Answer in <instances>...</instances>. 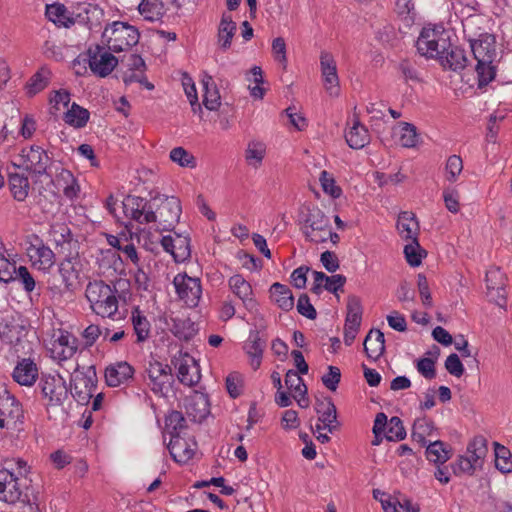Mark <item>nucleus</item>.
Returning <instances> with one entry per match:
<instances>
[{
  "mask_svg": "<svg viewBox=\"0 0 512 512\" xmlns=\"http://www.w3.org/2000/svg\"><path fill=\"white\" fill-rule=\"evenodd\" d=\"M24 418L21 403L9 393L0 399V428H15Z\"/></svg>",
  "mask_w": 512,
  "mask_h": 512,
  "instance_id": "16",
  "label": "nucleus"
},
{
  "mask_svg": "<svg viewBox=\"0 0 512 512\" xmlns=\"http://www.w3.org/2000/svg\"><path fill=\"white\" fill-rule=\"evenodd\" d=\"M202 85L204 89V95H203V104L206 107V109L210 111H215L219 108L221 101H220V94L217 89L216 84L213 81L212 76L205 73L202 78Z\"/></svg>",
  "mask_w": 512,
  "mask_h": 512,
  "instance_id": "35",
  "label": "nucleus"
},
{
  "mask_svg": "<svg viewBox=\"0 0 512 512\" xmlns=\"http://www.w3.org/2000/svg\"><path fill=\"white\" fill-rule=\"evenodd\" d=\"M462 170L463 161L461 157L458 155L449 156L445 165L446 179L451 183L455 182Z\"/></svg>",
  "mask_w": 512,
  "mask_h": 512,
  "instance_id": "58",
  "label": "nucleus"
},
{
  "mask_svg": "<svg viewBox=\"0 0 512 512\" xmlns=\"http://www.w3.org/2000/svg\"><path fill=\"white\" fill-rule=\"evenodd\" d=\"M112 53L102 43L88 48V64L94 75L104 78L116 68L118 59Z\"/></svg>",
  "mask_w": 512,
  "mask_h": 512,
  "instance_id": "8",
  "label": "nucleus"
},
{
  "mask_svg": "<svg viewBox=\"0 0 512 512\" xmlns=\"http://www.w3.org/2000/svg\"><path fill=\"white\" fill-rule=\"evenodd\" d=\"M314 283L311 287V292L320 295L323 289L331 293H336L342 289L346 283V277L341 274L327 276L320 271H313Z\"/></svg>",
  "mask_w": 512,
  "mask_h": 512,
  "instance_id": "25",
  "label": "nucleus"
},
{
  "mask_svg": "<svg viewBox=\"0 0 512 512\" xmlns=\"http://www.w3.org/2000/svg\"><path fill=\"white\" fill-rule=\"evenodd\" d=\"M11 281L19 282L26 293L33 292L36 287V281L26 266H15Z\"/></svg>",
  "mask_w": 512,
  "mask_h": 512,
  "instance_id": "52",
  "label": "nucleus"
},
{
  "mask_svg": "<svg viewBox=\"0 0 512 512\" xmlns=\"http://www.w3.org/2000/svg\"><path fill=\"white\" fill-rule=\"evenodd\" d=\"M171 161L181 167L194 168L196 166L195 157L183 147H176L170 151Z\"/></svg>",
  "mask_w": 512,
  "mask_h": 512,
  "instance_id": "57",
  "label": "nucleus"
},
{
  "mask_svg": "<svg viewBox=\"0 0 512 512\" xmlns=\"http://www.w3.org/2000/svg\"><path fill=\"white\" fill-rule=\"evenodd\" d=\"M172 363L177 367V378L183 385L192 387L198 384L201 374L199 366L192 356L188 353L179 352V356H175Z\"/></svg>",
  "mask_w": 512,
  "mask_h": 512,
  "instance_id": "15",
  "label": "nucleus"
},
{
  "mask_svg": "<svg viewBox=\"0 0 512 512\" xmlns=\"http://www.w3.org/2000/svg\"><path fill=\"white\" fill-rule=\"evenodd\" d=\"M434 431V423L427 417L417 418L412 428V438L418 442L421 446H425L428 441L427 436H430Z\"/></svg>",
  "mask_w": 512,
  "mask_h": 512,
  "instance_id": "46",
  "label": "nucleus"
},
{
  "mask_svg": "<svg viewBox=\"0 0 512 512\" xmlns=\"http://www.w3.org/2000/svg\"><path fill=\"white\" fill-rule=\"evenodd\" d=\"M138 10L145 20L155 21L163 15V3L160 0H142Z\"/></svg>",
  "mask_w": 512,
  "mask_h": 512,
  "instance_id": "48",
  "label": "nucleus"
},
{
  "mask_svg": "<svg viewBox=\"0 0 512 512\" xmlns=\"http://www.w3.org/2000/svg\"><path fill=\"white\" fill-rule=\"evenodd\" d=\"M16 262L14 260H10L8 256L5 255V247L0 239V281L8 283L10 282L13 273H15Z\"/></svg>",
  "mask_w": 512,
  "mask_h": 512,
  "instance_id": "53",
  "label": "nucleus"
},
{
  "mask_svg": "<svg viewBox=\"0 0 512 512\" xmlns=\"http://www.w3.org/2000/svg\"><path fill=\"white\" fill-rule=\"evenodd\" d=\"M399 141L403 147L412 148L415 147L418 143V134L416 126L403 122L401 123V132Z\"/></svg>",
  "mask_w": 512,
  "mask_h": 512,
  "instance_id": "56",
  "label": "nucleus"
},
{
  "mask_svg": "<svg viewBox=\"0 0 512 512\" xmlns=\"http://www.w3.org/2000/svg\"><path fill=\"white\" fill-rule=\"evenodd\" d=\"M439 61L444 68H450L454 71L464 69L467 65L465 51L451 43L450 48L444 54V58L439 59Z\"/></svg>",
  "mask_w": 512,
  "mask_h": 512,
  "instance_id": "37",
  "label": "nucleus"
},
{
  "mask_svg": "<svg viewBox=\"0 0 512 512\" xmlns=\"http://www.w3.org/2000/svg\"><path fill=\"white\" fill-rule=\"evenodd\" d=\"M170 331L180 340L189 341L198 332V329L193 321L189 318H172Z\"/></svg>",
  "mask_w": 512,
  "mask_h": 512,
  "instance_id": "36",
  "label": "nucleus"
},
{
  "mask_svg": "<svg viewBox=\"0 0 512 512\" xmlns=\"http://www.w3.org/2000/svg\"><path fill=\"white\" fill-rule=\"evenodd\" d=\"M151 207V200L128 195L123 201V209L126 217L136 221L139 224H149L155 221V215Z\"/></svg>",
  "mask_w": 512,
  "mask_h": 512,
  "instance_id": "12",
  "label": "nucleus"
},
{
  "mask_svg": "<svg viewBox=\"0 0 512 512\" xmlns=\"http://www.w3.org/2000/svg\"><path fill=\"white\" fill-rule=\"evenodd\" d=\"M46 15L50 21L58 26L69 28L75 24L74 18L69 16L66 7L62 4L48 5L46 8Z\"/></svg>",
  "mask_w": 512,
  "mask_h": 512,
  "instance_id": "45",
  "label": "nucleus"
},
{
  "mask_svg": "<svg viewBox=\"0 0 512 512\" xmlns=\"http://www.w3.org/2000/svg\"><path fill=\"white\" fill-rule=\"evenodd\" d=\"M495 450V466L502 473L512 472V454L508 448L498 442L493 443Z\"/></svg>",
  "mask_w": 512,
  "mask_h": 512,
  "instance_id": "49",
  "label": "nucleus"
},
{
  "mask_svg": "<svg viewBox=\"0 0 512 512\" xmlns=\"http://www.w3.org/2000/svg\"><path fill=\"white\" fill-rule=\"evenodd\" d=\"M486 288L489 301L499 306L506 304V276L499 267H491L486 272Z\"/></svg>",
  "mask_w": 512,
  "mask_h": 512,
  "instance_id": "14",
  "label": "nucleus"
},
{
  "mask_svg": "<svg viewBox=\"0 0 512 512\" xmlns=\"http://www.w3.org/2000/svg\"><path fill=\"white\" fill-rule=\"evenodd\" d=\"M416 47L420 55L426 58H444L445 52L450 48V40L447 33L436 28H423L416 41Z\"/></svg>",
  "mask_w": 512,
  "mask_h": 512,
  "instance_id": "6",
  "label": "nucleus"
},
{
  "mask_svg": "<svg viewBox=\"0 0 512 512\" xmlns=\"http://www.w3.org/2000/svg\"><path fill=\"white\" fill-rule=\"evenodd\" d=\"M167 447L172 458L179 463H186L192 459L195 454L194 448H192L180 435H174L171 437Z\"/></svg>",
  "mask_w": 512,
  "mask_h": 512,
  "instance_id": "32",
  "label": "nucleus"
},
{
  "mask_svg": "<svg viewBox=\"0 0 512 512\" xmlns=\"http://www.w3.org/2000/svg\"><path fill=\"white\" fill-rule=\"evenodd\" d=\"M266 153V147L262 142L252 141L246 149V160L249 164L257 167L261 164Z\"/></svg>",
  "mask_w": 512,
  "mask_h": 512,
  "instance_id": "55",
  "label": "nucleus"
},
{
  "mask_svg": "<svg viewBox=\"0 0 512 512\" xmlns=\"http://www.w3.org/2000/svg\"><path fill=\"white\" fill-rule=\"evenodd\" d=\"M319 180L325 193L334 198L341 195V188L335 184V180L330 173L325 170L322 171Z\"/></svg>",
  "mask_w": 512,
  "mask_h": 512,
  "instance_id": "62",
  "label": "nucleus"
},
{
  "mask_svg": "<svg viewBox=\"0 0 512 512\" xmlns=\"http://www.w3.org/2000/svg\"><path fill=\"white\" fill-rule=\"evenodd\" d=\"M13 460H5L0 469V501L8 504L22 503L24 512H38V504L31 499L27 477L17 476L13 471Z\"/></svg>",
  "mask_w": 512,
  "mask_h": 512,
  "instance_id": "1",
  "label": "nucleus"
},
{
  "mask_svg": "<svg viewBox=\"0 0 512 512\" xmlns=\"http://www.w3.org/2000/svg\"><path fill=\"white\" fill-rule=\"evenodd\" d=\"M21 157L24 168L34 175H45L51 164V158L40 146L32 145L22 149Z\"/></svg>",
  "mask_w": 512,
  "mask_h": 512,
  "instance_id": "13",
  "label": "nucleus"
},
{
  "mask_svg": "<svg viewBox=\"0 0 512 512\" xmlns=\"http://www.w3.org/2000/svg\"><path fill=\"white\" fill-rule=\"evenodd\" d=\"M470 47L474 59L477 61L475 70L478 77V86L488 85L496 76L498 52L495 37L491 34H480L478 39L470 40Z\"/></svg>",
  "mask_w": 512,
  "mask_h": 512,
  "instance_id": "2",
  "label": "nucleus"
},
{
  "mask_svg": "<svg viewBox=\"0 0 512 512\" xmlns=\"http://www.w3.org/2000/svg\"><path fill=\"white\" fill-rule=\"evenodd\" d=\"M131 322L133 325L134 333L137 337V343L146 341L150 336L151 325L139 307H134L132 309Z\"/></svg>",
  "mask_w": 512,
  "mask_h": 512,
  "instance_id": "39",
  "label": "nucleus"
},
{
  "mask_svg": "<svg viewBox=\"0 0 512 512\" xmlns=\"http://www.w3.org/2000/svg\"><path fill=\"white\" fill-rule=\"evenodd\" d=\"M229 287L232 292L241 299L245 308L249 311L256 310L257 302L252 298V287L241 275H234L230 277Z\"/></svg>",
  "mask_w": 512,
  "mask_h": 512,
  "instance_id": "27",
  "label": "nucleus"
},
{
  "mask_svg": "<svg viewBox=\"0 0 512 512\" xmlns=\"http://www.w3.org/2000/svg\"><path fill=\"white\" fill-rule=\"evenodd\" d=\"M165 423L171 437L174 435H180L181 431L186 428L185 417L181 412L176 410L171 411L166 416Z\"/></svg>",
  "mask_w": 512,
  "mask_h": 512,
  "instance_id": "54",
  "label": "nucleus"
},
{
  "mask_svg": "<svg viewBox=\"0 0 512 512\" xmlns=\"http://www.w3.org/2000/svg\"><path fill=\"white\" fill-rule=\"evenodd\" d=\"M285 385L290 391H293L295 394L299 393H307V386L304 383V380L299 376L298 372L295 370H288L285 375Z\"/></svg>",
  "mask_w": 512,
  "mask_h": 512,
  "instance_id": "59",
  "label": "nucleus"
},
{
  "mask_svg": "<svg viewBox=\"0 0 512 512\" xmlns=\"http://www.w3.org/2000/svg\"><path fill=\"white\" fill-rule=\"evenodd\" d=\"M40 386L42 395L48 399L49 405H61L68 397V389L60 377H45L41 379Z\"/></svg>",
  "mask_w": 512,
  "mask_h": 512,
  "instance_id": "20",
  "label": "nucleus"
},
{
  "mask_svg": "<svg viewBox=\"0 0 512 512\" xmlns=\"http://www.w3.org/2000/svg\"><path fill=\"white\" fill-rule=\"evenodd\" d=\"M487 452V440L485 437L479 435L475 436L473 440L468 444L465 456L477 469L482 466L483 459L485 458Z\"/></svg>",
  "mask_w": 512,
  "mask_h": 512,
  "instance_id": "34",
  "label": "nucleus"
},
{
  "mask_svg": "<svg viewBox=\"0 0 512 512\" xmlns=\"http://www.w3.org/2000/svg\"><path fill=\"white\" fill-rule=\"evenodd\" d=\"M266 341L262 340L258 331H251L249 338L244 345V350L250 358V364L254 370L261 365L263 351Z\"/></svg>",
  "mask_w": 512,
  "mask_h": 512,
  "instance_id": "30",
  "label": "nucleus"
},
{
  "mask_svg": "<svg viewBox=\"0 0 512 512\" xmlns=\"http://www.w3.org/2000/svg\"><path fill=\"white\" fill-rule=\"evenodd\" d=\"M185 410L192 421L201 422L210 412L208 397L203 393L195 392L185 400Z\"/></svg>",
  "mask_w": 512,
  "mask_h": 512,
  "instance_id": "26",
  "label": "nucleus"
},
{
  "mask_svg": "<svg viewBox=\"0 0 512 512\" xmlns=\"http://www.w3.org/2000/svg\"><path fill=\"white\" fill-rule=\"evenodd\" d=\"M151 209L158 228L169 231L179 222L182 212L180 200L174 196L157 195L151 199Z\"/></svg>",
  "mask_w": 512,
  "mask_h": 512,
  "instance_id": "5",
  "label": "nucleus"
},
{
  "mask_svg": "<svg viewBox=\"0 0 512 512\" xmlns=\"http://www.w3.org/2000/svg\"><path fill=\"white\" fill-rule=\"evenodd\" d=\"M105 19V12L98 5L79 4L75 13V22L85 25L90 31L98 32Z\"/></svg>",
  "mask_w": 512,
  "mask_h": 512,
  "instance_id": "19",
  "label": "nucleus"
},
{
  "mask_svg": "<svg viewBox=\"0 0 512 512\" xmlns=\"http://www.w3.org/2000/svg\"><path fill=\"white\" fill-rule=\"evenodd\" d=\"M56 184L59 189H62L64 195L69 199L77 197L80 191L79 185L77 184L73 174L67 169H62L58 173L56 176Z\"/></svg>",
  "mask_w": 512,
  "mask_h": 512,
  "instance_id": "44",
  "label": "nucleus"
},
{
  "mask_svg": "<svg viewBox=\"0 0 512 512\" xmlns=\"http://www.w3.org/2000/svg\"><path fill=\"white\" fill-rule=\"evenodd\" d=\"M48 75L49 71L45 69L35 73L28 83L29 93L35 94L43 90L48 84Z\"/></svg>",
  "mask_w": 512,
  "mask_h": 512,
  "instance_id": "61",
  "label": "nucleus"
},
{
  "mask_svg": "<svg viewBox=\"0 0 512 512\" xmlns=\"http://www.w3.org/2000/svg\"><path fill=\"white\" fill-rule=\"evenodd\" d=\"M71 394L79 404H87L94 396L97 388L96 373L94 371H76L71 379Z\"/></svg>",
  "mask_w": 512,
  "mask_h": 512,
  "instance_id": "10",
  "label": "nucleus"
},
{
  "mask_svg": "<svg viewBox=\"0 0 512 512\" xmlns=\"http://www.w3.org/2000/svg\"><path fill=\"white\" fill-rule=\"evenodd\" d=\"M384 512H418L406 497H391L380 499Z\"/></svg>",
  "mask_w": 512,
  "mask_h": 512,
  "instance_id": "47",
  "label": "nucleus"
},
{
  "mask_svg": "<svg viewBox=\"0 0 512 512\" xmlns=\"http://www.w3.org/2000/svg\"><path fill=\"white\" fill-rule=\"evenodd\" d=\"M134 368L127 362H117L105 370V380L108 386L118 387L133 377Z\"/></svg>",
  "mask_w": 512,
  "mask_h": 512,
  "instance_id": "28",
  "label": "nucleus"
},
{
  "mask_svg": "<svg viewBox=\"0 0 512 512\" xmlns=\"http://www.w3.org/2000/svg\"><path fill=\"white\" fill-rule=\"evenodd\" d=\"M51 241L54 242L58 248V252L66 255L77 251L78 241L73 239L71 230L65 224L52 225L49 231Z\"/></svg>",
  "mask_w": 512,
  "mask_h": 512,
  "instance_id": "23",
  "label": "nucleus"
},
{
  "mask_svg": "<svg viewBox=\"0 0 512 512\" xmlns=\"http://www.w3.org/2000/svg\"><path fill=\"white\" fill-rule=\"evenodd\" d=\"M397 229L403 239H417L419 233V223L415 217V214L408 211L400 213L397 221Z\"/></svg>",
  "mask_w": 512,
  "mask_h": 512,
  "instance_id": "33",
  "label": "nucleus"
},
{
  "mask_svg": "<svg viewBox=\"0 0 512 512\" xmlns=\"http://www.w3.org/2000/svg\"><path fill=\"white\" fill-rule=\"evenodd\" d=\"M39 377V369L31 358H21L12 372L13 380L21 386L31 387Z\"/></svg>",
  "mask_w": 512,
  "mask_h": 512,
  "instance_id": "22",
  "label": "nucleus"
},
{
  "mask_svg": "<svg viewBox=\"0 0 512 512\" xmlns=\"http://www.w3.org/2000/svg\"><path fill=\"white\" fill-rule=\"evenodd\" d=\"M64 120L67 124L76 128H81L86 125L89 120V112L73 103L71 108L65 113Z\"/></svg>",
  "mask_w": 512,
  "mask_h": 512,
  "instance_id": "50",
  "label": "nucleus"
},
{
  "mask_svg": "<svg viewBox=\"0 0 512 512\" xmlns=\"http://www.w3.org/2000/svg\"><path fill=\"white\" fill-rule=\"evenodd\" d=\"M320 65L326 91L331 96H338L340 90L339 78L336 62L333 56L328 52H322L320 56Z\"/></svg>",
  "mask_w": 512,
  "mask_h": 512,
  "instance_id": "21",
  "label": "nucleus"
},
{
  "mask_svg": "<svg viewBox=\"0 0 512 512\" xmlns=\"http://www.w3.org/2000/svg\"><path fill=\"white\" fill-rule=\"evenodd\" d=\"M146 372L151 391L156 395H166L174 381L171 367L168 364L154 360L149 361Z\"/></svg>",
  "mask_w": 512,
  "mask_h": 512,
  "instance_id": "9",
  "label": "nucleus"
},
{
  "mask_svg": "<svg viewBox=\"0 0 512 512\" xmlns=\"http://www.w3.org/2000/svg\"><path fill=\"white\" fill-rule=\"evenodd\" d=\"M270 293L280 309L284 311L293 309L294 297L288 286L276 282L270 287Z\"/></svg>",
  "mask_w": 512,
  "mask_h": 512,
  "instance_id": "41",
  "label": "nucleus"
},
{
  "mask_svg": "<svg viewBox=\"0 0 512 512\" xmlns=\"http://www.w3.org/2000/svg\"><path fill=\"white\" fill-rule=\"evenodd\" d=\"M385 438L388 441H401L406 437V430L404 428L402 420L393 416L390 420H387L386 429L384 431Z\"/></svg>",
  "mask_w": 512,
  "mask_h": 512,
  "instance_id": "51",
  "label": "nucleus"
},
{
  "mask_svg": "<svg viewBox=\"0 0 512 512\" xmlns=\"http://www.w3.org/2000/svg\"><path fill=\"white\" fill-rule=\"evenodd\" d=\"M328 216L318 207L308 209L301 231L305 239L313 243H324L327 230L330 228Z\"/></svg>",
  "mask_w": 512,
  "mask_h": 512,
  "instance_id": "7",
  "label": "nucleus"
},
{
  "mask_svg": "<svg viewBox=\"0 0 512 512\" xmlns=\"http://www.w3.org/2000/svg\"><path fill=\"white\" fill-rule=\"evenodd\" d=\"M59 346L63 347L62 356L64 359L71 358L76 350V339L69 334H62L57 340Z\"/></svg>",
  "mask_w": 512,
  "mask_h": 512,
  "instance_id": "64",
  "label": "nucleus"
},
{
  "mask_svg": "<svg viewBox=\"0 0 512 512\" xmlns=\"http://www.w3.org/2000/svg\"><path fill=\"white\" fill-rule=\"evenodd\" d=\"M425 446H427L425 455L430 462L435 464H443L451 457V450L449 449V445L440 440L429 442Z\"/></svg>",
  "mask_w": 512,
  "mask_h": 512,
  "instance_id": "42",
  "label": "nucleus"
},
{
  "mask_svg": "<svg viewBox=\"0 0 512 512\" xmlns=\"http://www.w3.org/2000/svg\"><path fill=\"white\" fill-rule=\"evenodd\" d=\"M8 182L14 199L20 202L24 201L30 189L28 178L23 174L10 173Z\"/></svg>",
  "mask_w": 512,
  "mask_h": 512,
  "instance_id": "43",
  "label": "nucleus"
},
{
  "mask_svg": "<svg viewBox=\"0 0 512 512\" xmlns=\"http://www.w3.org/2000/svg\"><path fill=\"white\" fill-rule=\"evenodd\" d=\"M117 292L115 286L111 287L103 280H93L86 286L85 297L96 315L115 319L119 308Z\"/></svg>",
  "mask_w": 512,
  "mask_h": 512,
  "instance_id": "3",
  "label": "nucleus"
},
{
  "mask_svg": "<svg viewBox=\"0 0 512 512\" xmlns=\"http://www.w3.org/2000/svg\"><path fill=\"white\" fill-rule=\"evenodd\" d=\"M316 412L318 414V421L320 422L315 426L316 431L319 432L322 429H327L330 433H333L337 430L339 426L337 410L331 400H328L326 403L321 402L316 408Z\"/></svg>",
  "mask_w": 512,
  "mask_h": 512,
  "instance_id": "29",
  "label": "nucleus"
},
{
  "mask_svg": "<svg viewBox=\"0 0 512 512\" xmlns=\"http://www.w3.org/2000/svg\"><path fill=\"white\" fill-rule=\"evenodd\" d=\"M173 284L178 297L188 306L196 307L202 295V287L199 278L190 277L185 273H179L174 277Z\"/></svg>",
  "mask_w": 512,
  "mask_h": 512,
  "instance_id": "11",
  "label": "nucleus"
},
{
  "mask_svg": "<svg viewBox=\"0 0 512 512\" xmlns=\"http://www.w3.org/2000/svg\"><path fill=\"white\" fill-rule=\"evenodd\" d=\"M346 142L352 149H361L369 143V132L359 120H355L353 126L345 135Z\"/></svg>",
  "mask_w": 512,
  "mask_h": 512,
  "instance_id": "40",
  "label": "nucleus"
},
{
  "mask_svg": "<svg viewBox=\"0 0 512 512\" xmlns=\"http://www.w3.org/2000/svg\"><path fill=\"white\" fill-rule=\"evenodd\" d=\"M236 30L237 25L231 15L223 13L218 27V42L223 50L230 48Z\"/></svg>",
  "mask_w": 512,
  "mask_h": 512,
  "instance_id": "38",
  "label": "nucleus"
},
{
  "mask_svg": "<svg viewBox=\"0 0 512 512\" xmlns=\"http://www.w3.org/2000/svg\"><path fill=\"white\" fill-rule=\"evenodd\" d=\"M78 251L66 253L65 259L59 264V274L67 291H73L78 282Z\"/></svg>",
  "mask_w": 512,
  "mask_h": 512,
  "instance_id": "24",
  "label": "nucleus"
},
{
  "mask_svg": "<svg viewBox=\"0 0 512 512\" xmlns=\"http://www.w3.org/2000/svg\"><path fill=\"white\" fill-rule=\"evenodd\" d=\"M33 238L34 242L27 248V254L34 267L47 271L55 264V254L38 236Z\"/></svg>",
  "mask_w": 512,
  "mask_h": 512,
  "instance_id": "17",
  "label": "nucleus"
},
{
  "mask_svg": "<svg viewBox=\"0 0 512 512\" xmlns=\"http://www.w3.org/2000/svg\"><path fill=\"white\" fill-rule=\"evenodd\" d=\"M420 245L418 243V238L415 240H411V243L405 245L404 254L406 261L412 267H417L421 264V253H420Z\"/></svg>",
  "mask_w": 512,
  "mask_h": 512,
  "instance_id": "60",
  "label": "nucleus"
},
{
  "mask_svg": "<svg viewBox=\"0 0 512 512\" xmlns=\"http://www.w3.org/2000/svg\"><path fill=\"white\" fill-rule=\"evenodd\" d=\"M364 351L368 358L377 360L385 351L384 334L378 329H371L364 340Z\"/></svg>",
  "mask_w": 512,
  "mask_h": 512,
  "instance_id": "31",
  "label": "nucleus"
},
{
  "mask_svg": "<svg viewBox=\"0 0 512 512\" xmlns=\"http://www.w3.org/2000/svg\"><path fill=\"white\" fill-rule=\"evenodd\" d=\"M417 371L426 379L431 380L436 377L435 361L431 358H420L416 362Z\"/></svg>",
  "mask_w": 512,
  "mask_h": 512,
  "instance_id": "63",
  "label": "nucleus"
},
{
  "mask_svg": "<svg viewBox=\"0 0 512 512\" xmlns=\"http://www.w3.org/2000/svg\"><path fill=\"white\" fill-rule=\"evenodd\" d=\"M163 249L170 253L176 263H182L190 258V238L187 235L175 233L161 239Z\"/></svg>",
  "mask_w": 512,
  "mask_h": 512,
  "instance_id": "18",
  "label": "nucleus"
},
{
  "mask_svg": "<svg viewBox=\"0 0 512 512\" xmlns=\"http://www.w3.org/2000/svg\"><path fill=\"white\" fill-rule=\"evenodd\" d=\"M139 39L138 29L123 21L107 24L101 35V43L114 53L129 51Z\"/></svg>",
  "mask_w": 512,
  "mask_h": 512,
  "instance_id": "4",
  "label": "nucleus"
}]
</instances>
